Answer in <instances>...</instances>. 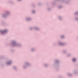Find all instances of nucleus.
I'll return each mask as SVG.
<instances>
[{
	"label": "nucleus",
	"mask_w": 78,
	"mask_h": 78,
	"mask_svg": "<svg viewBox=\"0 0 78 78\" xmlns=\"http://www.w3.org/2000/svg\"><path fill=\"white\" fill-rule=\"evenodd\" d=\"M11 43L12 44V47H14V46H18L19 47H20V46H21L20 44H17L16 41H12Z\"/></svg>",
	"instance_id": "nucleus-1"
},
{
	"label": "nucleus",
	"mask_w": 78,
	"mask_h": 78,
	"mask_svg": "<svg viewBox=\"0 0 78 78\" xmlns=\"http://www.w3.org/2000/svg\"><path fill=\"white\" fill-rule=\"evenodd\" d=\"M10 14L9 12H6L5 14H3V17L4 18H6V17L8 16V15H9V14Z\"/></svg>",
	"instance_id": "nucleus-2"
},
{
	"label": "nucleus",
	"mask_w": 78,
	"mask_h": 78,
	"mask_svg": "<svg viewBox=\"0 0 78 78\" xmlns=\"http://www.w3.org/2000/svg\"><path fill=\"white\" fill-rule=\"evenodd\" d=\"M8 32V30H0V33H2V34H4L5 33H6Z\"/></svg>",
	"instance_id": "nucleus-3"
},
{
	"label": "nucleus",
	"mask_w": 78,
	"mask_h": 78,
	"mask_svg": "<svg viewBox=\"0 0 78 78\" xmlns=\"http://www.w3.org/2000/svg\"><path fill=\"white\" fill-rule=\"evenodd\" d=\"M59 44L60 45H61V46H63V45H65L66 44L65 43L60 42L59 43Z\"/></svg>",
	"instance_id": "nucleus-4"
},
{
	"label": "nucleus",
	"mask_w": 78,
	"mask_h": 78,
	"mask_svg": "<svg viewBox=\"0 0 78 78\" xmlns=\"http://www.w3.org/2000/svg\"><path fill=\"white\" fill-rule=\"evenodd\" d=\"M25 65H26L27 66H30V63H29L26 62Z\"/></svg>",
	"instance_id": "nucleus-5"
},
{
	"label": "nucleus",
	"mask_w": 78,
	"mask_h": 78,
	"mask_svg": "<svg viewBox=\"0 0 78 78\" xmlns=\"http://www.w3.org/2000/svg\"><path fill=\"white\" fill-rule=\"evenodd\" d=\"M34 29H35V30H40L39 28H38L36 27H35Z\"/></svg>",
	"instance_id": "nucleus-6"
},
{
	"label": "nucleus",
	"mask_w": 78,
	"mask_h": 78,
	"mask_svg": "<svg viewBox=\"0 0 78 78\" xmlns=\"http://www.w3.org/2000/svg\"><path fill=\"white\" fill-rule=\"evenodd\" d=\"M11 61H10L8 63H7V65H9V64H11Z\"/></svg>",
	"instance_id": "nucleus-7"
},
{
	"label": "nucleus",
	"mask_w": 78,
	"mask_h": 78,
	"mask_svg": "<svg viewBox=\"0 0 78 78\" xmlns=\"http://www.w3.org/2000/svg\"><path fill=\"white\" fill-rule=\"evenodd\" d=\"M55 62L56 63H59V61L58 60H56L55 61Z\"/></svg>",
	"instance_id": "nucleus-8"
},
{
	"label": "nucleus",
	"mask_w": 78,
	"mask_h": 78,
	"mask_svg": "<svg viewBox=\"0 0 78 78\" xmlns=\"http://www.w3.org/2000/svg\"><path fill=\"white\" fill-rule=\"evenodd\" d=\"M27 20L28 21H30V20H31V18H27Z\"/></svg>",
	"instance_id": "nucleus-9"
},
{
	"label": "nucleus",
	"mask_w": 78,
	"mask_h": 78,
	"mask_svg": "<svg viewBox=\"0 0 78 78\" xmlns=\"http://www.w3.org/2000/svg\"><path fill=\"white\" fill-rule=\"evenodd\" d=\"M68 76H72V74L69 73L68 74Z\"/></svg>",
	"instance_id": "nucleus-10"
},
{
	"label": "nucleus",
	"mask_w": 78,
	"mask_h": 78,
	"mask_svg": "<svg viewBox=\"0 0 78 78\" xmlns=\"http://www.w3.org/2000/svg\"><path fill=\"white\" fill-rule=\"evenodd\" d=\"M34 50H35V48H33L31 50L32 51H34Z\"/></svg>",
	"instance_id": "nucleus-11"
},
{
	"label": "nucleus",
	"mask_w": 78,
	"mask_h": 78,
	"mask_svg": "<svg viewBox=\"0 0 78 78\" xmlns=\"http://www.w3.org/2000/svg\"><path fill=\"white\" fill-rule=\"evenodd\" d=\"M75 15H78V12H77L76 13H75Z\"/></svg>",
	"instance_id": "nucleus-12"
},
{
	"label": "nucleus",
	"mask_w": 78,
	"mask_h": 78,
	"mask_svg": "<svg viewBox=\"0 0 78 78\" xmlns=\"http://www.w3.org/2000/svg\"><path fill=\"white\" fill-rule=\"evenodd\" d=\"M64 36H61V38H62V39H63V38H64Z\"/></svg>",
	"instance_id": "nucleus-13"
},
{
	"label": "nucleus",
	"mask_w": 78,
	"mask_h": 78,
	"mask_svg": "<svg viewBox=\"0 0 78 78\" xmlns=\"http://www.w3.org/2000/svg\"><path fill=\"white\" fill-rule=\"evenodd\" d=\"M73 61H74V62H75V61H76V59H75V58H73Z\"/></svg>",
	"instance_id": "nucleus-14"
},
{
	"label": "nucleus",
	"mask_w": 78,
	"mask_h": 78,
	"mask_svg": "<svg viewBox=\"0 0 78 78\" xmlns=\"http://www.w3.org/2000/svg\"><path fill=\"white\" fill-rule=\"evenodd\" d=\"M44 66H45V67H47L48 66V65H47V64H45L44 65Z\"/></svg>",
	"instance_id": "nucleus-15"
},
{
	"label": "nucleus",
	"mask_w": 78,
	"mask_h": 78,
	"mask_svg": "<svg viewBox=\"0 0 78 78\" xmlns=\"http://www.w3.org/2000/svg\"><path fill=\"white\" fill-rule=\"evenodd\" d=\"M59 19L60 20H61V19H62V18H61V17L59 16Z\"/></svg>",
	"instance_id": "nucleus-16"
},
{
	"label": "nucleus",
	"mask_w": 78,
	"mask_h": 78,
	"mask_svg": "<svg viewBox=\"0 0 78 78\" xmlns=\"http://www.w3.org/2000/svg\"><path fill=\"white\" fill-rule=\"evenodd\" d=\"M50 9H51L50 8H48V11H50Z\"/></svg>",
	"instance_id": "nucleus-17"
},
{
	"label": "nucleus",
	"mask_w": 78,
	"mask_h": 78,
	"mask_svg": "<svg viewBox=\"0 0 78 78\" xmlns=\"http://www.w3.org/2000/svg\"><path fill=\"white\" fill-rule=\"evenodd\" d=\"M13 68L14 69H16V66H13Z\"/></svg>",
	"instance_id": "nucleus-18"
},
{
	"label": "nucleus",
	"mask_w": 78,
	"mask_h": 78,
	"mask_svg": "<svg viewBox=\"0 0 78 78\" xmlns=\"http://www.w3.org/2000/svg\"><path fill=\"white\" fill-rule=\"evenodd\" d=\"M75 19L76 20H78V18L77 17Z\"/></svg>",
	"instance_id": "nucleus-19"
},
{
	"label": "nucleus",
	"mask_w": 78,
	"mask_h": 78,
	"mask_svg": "<svg viewBox=\"0 0 78 78\" xmlns=\"http://www.w3.org/2000/svg\"><path fill=\"white\" fill-rule=\"evenodd\" d=\"M63 53H66V51H64Z\"/></svg>",
	"instance_id": "nucleus-20"
},
{
	"label": "nucleus",
	"mask_w": 78,
	"mask_h": 78,
	"mask_svg": "<svg viewBox=\"0 0 78 78\" xmlns=\"http://www.w3.org/2000/svg\"><path fill=\"white\" fill-rule=\"evenodd\" d=\"M32 12H33V13H34L35 12V11H34V10H33L32 11Z\"/></svg>",
	"instance_id": "nucleus-21"
},
{
	"label": "nucleus",
	"mask_w": 78,
	"mask_h": 78,
	"mask_svg": "<svg viewBox=\"0 0 78 78\" xmlns=\"http://www.w3.org/2000/svg\"><path fill=\"white\" fill-rule=\"evenodd\" d=\"M59 8H62V6H60L58 7Z\"/></svg>",
	"instance_id": "nucleus-22"
},
{
	"label": "nucleus",
	"mask_w": 78,
	"mask_h": 78,
	"mask_svg": "<svg viewBox=\"0 0 78 78\" xmlns=\"http://www.w3.org/2000/svg\"><path fill=\"white\" fill-rule=\"evenodd\" d=\"M26 67H27V66H24L23 67V68H24V69H25V68H26Z\"/></svg>",
	"instance_id": "nucleus-23"
},
{
	"label": "nucleus",
	"mask_w": 78,
	"mask_h": 78,
	"mask_svg": "<svg viewBox=\"0 0 78 78\" xmlns=\"http://www.w3.org/2000/svg\"><path fill=\"white\" fill-rule=\"evenodd\" d=\"M70 56V54H68V57Z\"/></svg>",
	"instance_id": "nucleus-24"
},
{
	"label": "nucleus",
	"mask_w": 78,
	"mask_h": 78,
	"mask_svg": "<svg viewBox=\"0 0 78 78\" xmlns=\"http://www.w3.org/2000/svg\"><path fill=\"white\" fill-rule=\"evenodd\" d=\"M30 29V30H32L33 29V28H31Z\"/></svg>",
	"instance_id": "nucleus-25"
},
{
	"label": "nucleus",
	"mask_w": 78,
	"mask_h": 78,
	"mask_svg": "<svg viewBox=\"0 0 78 78\" xmlns=\"http://www.w3.org/2000/svg\"><path fill=\"white\" fill-rule=\"evenodd\" d=\"M62 2H64V0H62Z\"/></svg>",
	"instance_id": "nucleus-26"
},
{
	"label": "nucleus",
	"mask_w": 78,
	"mask_h": 78,
	"mask_svg": "<svg viewBox=\"0 0 78 78\" xmlns=\"http://www.w3.org/2000/svg\"><path fill=\"white\" fill-rule=\"evenodd\" d=\"M74 73L75 74L76 73H75V71L74 72Z\"/></svg>",
	"instance_id": "nucleus-27"
},
{
	"label": "nucleus",
	"mask_w": 78,
	"mask_h": 78,
	"mask_svg": "<svg viewBox=\"0 0 78 78\" xmlns=\"http://www.w3.org/2000/svg\"><path fill=\"white\" fill-rule=\"evenodd\" d=\"M19 1H21V0H18Z\"/></svg>",
	"instance_id": "nucleus-28"
},
{
	"label": "nucleus",
	"mask_w": 78,
	"mask_h": 78,
	"mask_svg": "<svg viewBox=\"0 0 78 78\" xmlns=\"http://www.w3.org/2000/svg\"><path fill=\"white\" fill-rule=\"evenodd\" d=\"M66 3H68V2H66Z\"/></svg>",
	"instance_id": "nucleus-29"
},
{
	"label": "nucleus",
	"mask_w": 78,
	"mask_h": 78,
	"mask_svg": "<svg viewBox=\"0 0 78 78\" xmlns=\"http://www.w3.org/2000/svg\"><path fill=\"white\" fill-rule=\"evenodd\" d=\"M39 5H40V4H39Z\"/></svg>",
	"instance_id": "nucleus-30"
}]
</instances>
